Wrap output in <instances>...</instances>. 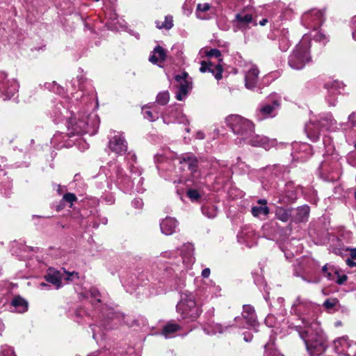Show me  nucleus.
Segmentation results:
<instances>
[{
	"label": "nucleus",
	"instance_id": "4",
	"mask_svg": "<svg viewBox=\"0 0 356 356\" xmlns=\"http://www.w3.org/2000/svg\"><path fill=\"white\" fill-rule=\"evenodd\" d=\"M225 122L238 136L240 141L248 138L254 129V124L250 120L239 115H229L225 118Z\"/></svg>",
	"mask_w": 356,
	"mask_h": 356
},
{
	"label": "nucleus",
	"instance_id": "46",
	"mask_svg": "<svg viewBox=\"0 0 356 356\" xmlns=\"http://www.w3.org/2000/svg\"><path fill=\"white\" fill-rule=\"evenodd\" d=\"M211 63H207V62L205 61H202L201 63V67L200 68V70L201 72H209V67H210V65Z\"/></svg>",
	"mask_w": 356,
	"mask_h": 356
},
{
	"label": "nucleus",
	"instance_id": "35",
	"mask_svg": "<svg viewBox=\"0 0 356 356\" xmlns=\"http://www.w3.org/2000/svg\"><path fill=\"white\" fill-rule=\"evenodd\" d=\"M339 300L337 299V298H328L324 302H323V307L327 310V311H330L332 309H335V307L339 305Z\"/></svg>",
	"mask_w": 356,
	"mask_h": 356
},
{
	"label": "nucleus",
	"instance_id": "12",
	"mask_svg": "<svg viewBox=\"0 0 356 356\" xmlns=\"http://www.w3.org/2000/svg\"><path fill=\"white\" fill-rule=\"evenodd\" d=\"M333 348L339 355L350 356L354 353V351L352 350L353 344L346 337L335 339L333 341Z\"/></svg>",
	"mask_w": 356,
	"mask_h": 356
},
{
	"label": "nucleus",
	"instance_id": "59",
	"mask_svg": "<svg viewBox=\"0 0 356 356\" xmlns=\"http://www.w3.org/2000/svg\"><path fill=\"white\" fill-rule=\"evenodd\" d=\"M110 314H111V316H108V318H112V319H113V318H114L117 316V314H114V313H110Z\"/></svg>",
	"mask_w": 356,
	"mask_h": 356
},
{
	"label": "nucleus",
	"instance_id": "38",
	"mask_svg": "<svg viewBox=\"0 0 356 356\" xmlns=\"http://www.w3.org/2000/svg\"><path fill=\"white\" fill-rule=\"evenodd\" d=\"M312 37L316 41L321 42L323 43H325L327 41L326 35L325 34H323V33H321V31L315 32V33L312 35Z\"/></svg>",
	"mask_w": 356,
	"mask_h": 356
},
{
	"label": "nucleus",
	"instance_id": "19",
	"mask_svg": "<svg viewBox=\"0 0 356 356\" xmlns=\"http://www.w3.org/2000/svg\"><path fill=\"white\" fill-rule=\"evenodd\" d=\"M178 226V222L174 218L167 217L161 223V232L165 235L172 234Z\"/></svg>",
	"mask_w": 356,
	"mask_h": 356
},
{
	"label": "nucleus",
	"instance_id": "33",
	"mask_svg": "<svg viewBox=\"0 0 356 356\" xmlns=\"http://www.w3.org/2000/svg\"><path fill=\"white\" fill-rule=\"evenodd\" d=\"M202 211L209 218H214L217 215V209L214 206H203Z\"/></svg>",
	"mask_w": 356,
	"mask_h": 356
},
{
	"label": "nucleus",
	"instance_id": "28",
	"mask_svg": "<svg viewBox=\"0 0 356 356\" xmlns=\"http://www.w3.org/2000/svg\"><path fill=\"white\" fill-rule=\"evenodd\" d=\"M293 211L290 209L280 207L277 209L275 216L280 220L287 222L293 217Z\"/></svg>",
	"mask_w": 356,
	"mask_h": 356
},
{
	"label": "nucleus",
	"instance_id": "49",
	"mask_svg": "<svg viewBox=\"0 0 356 356\" xmlns=\"http://www.w3.org/2000/svg\"><path fill=\"white\" fill-rule=\"evenodd\" d=\"M325 276L327 277L330 280H335V274H332V272H327L325 273Z\"/></svg>",
	"mask_w": 356,
	"mask_h": 356
},
{
	"label": "nucleus",
	"instance_id": "22",
	"mask_svg": "<svg viewBox=\"0 0 356 356\" xmlns=\"http://www.w3.org/2000/svg\"><path fill=\"white\" fill-rule=\"evenodd\" d=\"M194 248L193 245L191 243H187L184 245L181 252V258L182 261L186 266H190L195 261V258L193 257Z\"/></svg>",
	"mask_w": 356,
	"mask_h": 356
},
{
	"label": "nucleus",
	"instance_id": "41",
	"mask_svg": "<svg viewBox=\"0 0 356 356\" xmlns=\"http://www.w3.org/2000/svg\"><path fill=\"white\" fill-rule=\"evenodd\" d=\"M143 115L145 118L149 121H155L159 118L158 115H153L152 113L147 110H143Z\"/></svg>",
	"mask_w": 356,
	"mask_h": 356
},
{
	"label": "nucleus",
	"instance_id": "45",
	"mask_svg": "<svg viewBox=\"0 0 356 356\" xmlns=\"http://www.w3.org/2000/svg\"><path fill=\"white\" fill-rule=\"evenodd\" d=\"M90 293L91 297L97 299V302H101V300L99 298V291L97 289H95V288L90 289Z\"/></svg>",
	"mask_w": 356,
	"mask_h": 356
},
{
	"label": "nucleus",
	"instance_id": "10",
	"mask_svg": "<svg viewBox=\"0 0 356 356\" xmlns=\"http://www.w3.org/2000/svg\"><path fill=\"white\" fill-rule=\"evenodd\" d=\"M324 21V14L318 10H312L304 14L302 22L309 29L316 30Z\"/></svg>",
	"mask_w": 356,
	"mask_h": 356
},
{
	"label": "nucleus",
	"instance_id": "24",
	"mask_svg": "<svg viewBox=\"0 0 356 356\" xmlns=\"http://www.w3.org/2000/svg\"><path fill=\"white\" fill-rule=\"evenodd\" d=\"M166 53L164 49L160 46H157L152 51V54L149 58V60L154 64H156L159 62L164 61Z\"/></svg>",
	"mask_w": 356,
	"mask_h": 356
},
{
	"label": "nucleus",
	"instance_id": "62",
	"mask_svg": "<svg viewBox=\"0 0 356 356\" xmlns=\"http://www.w3.org/2000/svg\"><path fill=\"white\" fill-rule=\"evenodd\" d=\"M238 327H240V328H244V327H245V326H244V325H238Z\"/></svg>",
	"mask_w": 356,
	"mask_h": 356
},
{
	"label": "nucleus",
	"instance_id": "29",
	"mask_svg": "<svg viewBox=\"0 0 356 356\" xmlns=\"http://www.w3.org/2000/svg\"><path fill=\"white\" fill-rule=\"evenodd\" d=\"M227 328V327H225L224 329L220 324L211 323L206 325L204 330L208 334H215L216 333H222Z\"/></svg>",
	"mask_w": 356,
	"mask_h": 356
},
{
	"label": "nucleus",
	"instance_id": "16",
	"mask_svg": "<svg viewBox=\"0 0 356 356\" xmlns=\"http://www.w3.org/2000/svg\"><path fill=\"white\" fill-rule=\"evenodd\" d=\"M292 156L298 160L305 161L312 154V147L307 143L295 142L292 144Z\"/></svg>",
	"mask_w": 356,
	"mask_h": 356
},
{
	"label": "nucleus",
	"instance_id": "44",
	"mask_svg": "<svg viewBox=\"0 0 356 356\" xmlns=\"http://www.w3.org/2000/svg\"><path fill=\"white\" fill-rule=\"evenodd\" d=\"M248 232L243 230L238 235V241L241 243H245L248 242V240L246 238H248Z\"/></svg>",
	"mask_w": 356,
	"mask_h": 356
},
{
	"label": "nucleus",
	"instance_id": "3",
	"mask_svg": "<svg viewBox=\"0 0 356 356\" xmlns=\"http://www.w3.org/2000/svg\"><path fill=\"white\" fill-rule=\"evenodd\" d=\"M310 38L305 35L289 57V65L294 70L302 69L311 60Z\"/></svg>",
	"mask_w": 356,
	"mask_h": 356
},
{
	"label": "nucleus",
	"instance_id": "18",
	"mask_svg": "<svg viewBox=\"0 0 356 356\" xmlns=\"http://www.w3.org/2000/svg\"><path fill=\"white\" fill-rule=\"evenodd\" d=\"M179 163L181 165L183 170L187 168L192 174L197 171V159L191 154H186L180 157Z\"/></svg>",
	"mask_w": 356,
	"mask_h": 356
},
{
	"label": "nucleus",
	"instance_id": "50",
	"mask_svg": "<svg viewBox=\"0 0 356 356\" xmlns=\"http://www.w3.org/2000/svg\"><path fill=\"white\" fill-rule=\"evenodd\" d=\"M346 264L350 267L356 266V262L353 261L351 259H346Z\"/></svg>",
	"mask_w": 356,
	"mask_h": 356
},
{
	"label": "nucleus",
	"instance_id": "34",
	"mask_svg": "<svg viewBox=\"0 0 356 356\" xmlns=\"http://www.w3.org/2000/svg\"><path fill=\"white\" fill-rule=\"evenodd\" d=\"M202 52L205 54V55L208 57H215L218 59V62L220 63L222 60L221 57L220 51L217 49H211L209 50L207 49H202Z\"/></svg>",
	"mask_w": 356,
	"mask_h": 356
},
{
	"label": "nucleus",
	"instance_id": "40",
	"mask_svg": "<svg viewBox=\"0 0 356 356\" xmlns=\"http://www.w3.org/2000/svg\"><path fill=\"white\" fill-rule=\"evenodd\" d=\"M63 200L70 203V207H72V203L76 200V197L74 193H67L65 195H64Z\"/></svg>",
	"mask_w": 356,
	"mask_h": 356
},
{
	"label": "nucleus",
	"instance_id": "13",
	"mask_svg": "<svg viewBox=\"0 0 356 356\" xmlns=\"http://www.w3.org/2000/svg\"><path fill=\"white\" fill-rule=\"evenodd\" d=\"M325 87L327 89L328 95L326 100L330 106H335L337 102L336 95L344 89L343 83L339 81H332L325 83Z\"/></svg>",
	"mask_w": 356,
	"mask_h": 356
},
{
	"label": "nucleus",
	"instance_id": "57",
	"mask_svg": "<svg viewBox=\"0 0 356 356\" xmlns=\"http://www.w3.org/2000/svg\"><path fill=\"white\" fill-rule=\"evenodd\" d=\"M267 19H263L261 21L259 22V24L261 26H264L266 25V24L267 23Z\"/></svg>",
	"mask_w": 356,
	"mask_h": 356
},
{
	"label": "nucleus",
	"instance_id": "26",
	"mask_svg": "<svg viewBox=\"0 0 356 356\" xmlns=\"http://www.w3.org/2000/svg\"><path fill=\"white\" fill-rule=\"evenodd\" d=\"M181 329L179 325L170 322L167 323L163 328L162 334L165 338H171L175 336V333Z\"/></svg>",
	"mask_w": 356,
	"mask_h": 356
},
{
	"label": "nucleus",
	"instance_id": "58",
	"mask_svg": "<svg viewBox=\"0 0 356 356\" xmlns=\"http://www.w3.org/2000/svg\"><path fill=\"white\" fill-rule=\"evenodd\" d=\"M322 270L324 273H326L327 272H328V267H327V265H325L323 266V268H322Z\"/></svg>",
	"mask_w": 356,
	"mask_h": 356
},
{
	"label": "nucleus",
	"instance_id": "25",
	"mask_svg": "<svg viewBox=\"0 0 356 356\" xmlns=\"http://www.w3.org/2000/svg\"><path fill=\"white\" fill-rule=\"evenodd\" d=\"M295 214H293V220L296 222H305L308 220L309 213V207L304 205L293 211Z\"/></svg>",
	"mask_w": 356,
	"mask_h": 356
},
{
	"label": "nucleus",
	"instance_id": "14",
	"mask_svg": "<svg viewBox=\"0 0 356 356\" xmlns=\"http://www.w3.org/2000/svg\"><path fill=\"white\" fill-rule=\"evenodd\" d=\"M241 141H243L245 143L250 144L252 146L262 147L266 149H270L275 144V141L274 140H270L263 136L255 135L254 131H252V134L248 138L243 139Z\"/></svg>",
	"mask_w": 356,
	"mask_h": 356
},
{
	"label": "nucleus",
	"instance_id": "23",
	"mask_svg": "<svg viewBox=\"0 0 356 356\" xmlns=\"http://www.w3.org/2000/svg\"><path fill=\"white\" fill-rule=\"evenodd\" d=\"M257 203L259 205L252 207V214L257 218L267 216L269 213V209L266 206L267 201L264 199H260L257 201Z\"/></svg>",
	"mask_w": 356,
	"mask_h": 356
},
{
	"label": "nucleus",
	"instance_id": "32",
	"mask_svg": "<svg viewBox=\"0 0 356 356\" xmlns=\"http://www.w3.org/2000/svg\"><path fill=\"white\" fill-rule=\"evenodd\" d=\"M156 24L159 29H170L173 26L172 17L171 16H166L163 22L156 21Z\"/></svg>",
	"mask_w": 356,
	"mask_h": 356
},
{
	"label": "nucleus",
	"instance_id": "5",
	"mask_svg": "<svg viewBox=\"0 0 356 356\" xmlns=\"http://www.w3.org/2000/svg\"><path fill=\"white\" fill-rule=\"evenodd\" d=\"M87 121L83 118H72L68 122V130L70 134H83L88 133L90 129H95L99 124V120L96 114L90 115L86 118Z\"/></svg>",
	"mask_w": 356,
	"mask_h": 356
},
{
	"label": "nucleus",
	"instance_id": "31",
	"mask_svg": "<svg viewBox=\"0 0 356 356\" xmlns=\"http://www.w3.org/2000/svg\"><path fill=\"white\" fill-rule=\"evenodd\" d=\"M279 106L278 102L277 101H275L273 105L267 104V105L262 106L260 108L259 112L263 118H267L270 115V114L275 109V106Z\"/></svg>",
	"mask_w": 356,
	"mask_h": 356
},
{
	"label": "nucleus",
	"instance_id": "42",
	"mask_svg": "<svg viewBox=\"0 0 356 356\" xmlns=\"http://www.w3.org/2000/svg\"><path fill=\"white\" fill-rule=\"evenodd\" d=\"M334 274H335V277H337L336 282L339 284H343L347 280L346 275H339V272L337 270H334Z\"/></svg>",
	"mask_w": 356,
	"mask_h": 356
},
{
	"label": "nucleus",
	"instance_id": "63",
	"mask_svg": "<svg viewBox=\"0 0 356 356\" xmlns=\"http://www.w3.org/2000/svg\"><path fill=\"white\" fill-rule=\"evenodd\" d=\"M288 48V44H286V46L283 48V49L284 50V49H287Z\"/></svg>",
	"mask_w": 356,
	"mask_h": 356
},
{
	"label": "nucleus",
	"instance_id": "8",
	"mask_svg": "<svg viewBox=\"0 0 356 356\" xmlns=\"http://www.w3.org/2000/svg\"><path fill=\"white\" fill-rule=\"evenodd\" d=\"M332 124V119L330 117L323 118L319 121H310L305 125V132L307 137L312 141H316L319 138L320 134V127H328L329 125Z\"/></svg>",
	"mask_w": 356,
	"mask_h": 356
},
{
	"label": "nucleus",
	"instance_id": "48",
	"mask_svg": "<svg viewBox=\"0 0 356 356\" xmlns=\"http://www.w3.org/2000/svg\"><path fill=\"white\" fill-rule=\"evenodd\" d=\"M210 275V269L207 268H204L202 272V276L203 277H208Z\"/></svg>",
	"mask_w": 356,
	"mask_h": 356
},
{
	"label": "nucleus",
	"instance_id": "27",
	"mask_svg": "<svg viewBox=\"0 0 356 356\" xmlns=\"http://www.w3.org/2000/svg\"><path fill=\"white\" fill-rule=\"evenodd\" d=\"M12 305L15 308L16 312L19 313H24L28 309L27 302L19 296L15 297L13 300Z\"/></svg>",
	"mask_w": 356,
	"mask_h": 356
},
{
	"label": "nucleus",
	"instance_id": "51",
	"mask_svg": "<svg viewBox=\"0 0 356 356\" xmlns=\"http://www.w3.org/2000/svg\"><path fill=\"white\" fill-rule=\"evenodd\" d=\"M355 118H356V113H352L351 115H349L348 119L350 122H352L353 124H355V123H356Z\"/></svg>",
	"mask_w": 356,
	"mask_h": 356
},
{
	"label": "nucleus",
	"instance_id": "7",
	"mask_svg": "<svg viewBox=\"0 0 356 356\" xmlns=\"http://www.w3.org/2000/svg\"><path fill=\"white\" fill-rule=\"evenodd\" d=\"M46 281L52 284L56 289H59L62 286V281L65 280L72 281L74 279L79 278L78 273L73 271L69 273L67 271H59L54 268H49L44 276Z\"/></svg>",
	"mask_w": 356,
	"mask_h": 356
},
{
	"label": "nucleus",
	"instance_id": "43",
	"mask_svg": "<svg viewBox=\"0 0 356 356\" xmlns=\"http://www.w3.org/2000/svg\"><path fill=\"white\" fill-rule=\"evenodd\" d=\"M210 5L207 3H200L197 6V10L199 12H206L210 9Z\"/></svg>",
	"mask_w": 356,
	"mask_h": 356
},
{
	"label": "nucleus",
	"instance_id": "21",
	"mask_svg": "<svg viewBox=\"0 0 356 356\" xmlns=\"http://www.w3.org/2000/svg\"><path fill=\"white\" fill-rule=\"evenodd\" d=\"M252 22V16L250 14L241 13L236 15L234 21L236 27L238 29H246L250 23Z\"/></svg>",
	"mask_w": 356,
	"mask_h": 356
},
{
	"label": "nucleus",
	"instance_id": "64",
	"mask_svg": "<svg viewBox=\"0 0 356 356\" xmlns=\"http://www.w3.org/2000/svg\"><path fill=\"white\" fill-rule=\"evenodd\" d=\"M355 147L356 148V143H355Z\"/></svg>",
	"mask_w": 356,
	"mask_h": 356
},
{
	"label": "nucleus",
	"instance_id": "61",
	"mask_svg": "<svg viewBox=\"0 0 356 356\" xmlns=\"http://www.w3.org/2000/svg\"><path fill=\"white\" fill-rule=\"evenodd\" d=\"M239 319H240V318H239V317H236V318H235V321H236V322H238V321Z\"/></svg>",
	"mask_w": 356,
	"mask_h": 356
},
{
	"label": "nucleus",
	"instance_id": "54",
	"mask_svg": "<svg viewBox=\"0 0 356 356\" xmlns=\"http://www.w3.org/2000/svg\"><path fill=\"white\" fill-rule=\"evenodd\" d=\"M252 336H250V335L247 336V334L245 333L244 334V340L246 342L250 341L252 340Z\"/></svg>",
	"mask_w": 356,
	"mask_h": 356
},
{
	"label": "nucleus",
	"instance_id": "52",
	"mask_svg": "<svg viewBox=\"0 0 356 356\" xmlns=\"http://www.w3.org/2000/svg\"><path fill=\"white\" fill-rule=\"evenodd\" d=\"M350 257H351V259H356V248L350 250Z\"/></svg>",
	"mask_w": 356,
	"mask_h": 356
},
{
	"label": "nucleus",
	"instance_id": "2",
	"mask_svg": "<svg viewBox=\"0 0 356 356\" xmlns=\"http://www.w3.org/2000/svg\"><path fill=\"white\" fill-rule=\"evenodd\" d=\"M177 312L184 320L193 321L201 314V309L196 303L195 296L188 291L181 294L179 302L177 305Z\"/></svg>",
	"mask_w": 356,
	"mask_h": 356
},
{
	"label": "nucleus",
	"instance_id": "6",
	"mask_svg": "<svg viewBox=\"0 0 356 356\" xmlns=\"http://www.w3.org/2000/svg\"><path fill=\"white\" fill-rule=\"evenodd\" d=\"M314 308V304L306 299L298 297L293 302L291 307V312L299 316L304 324V329L311 327L313 321H309L305 315H309L310 311Z\"/></svg>",
	"mask_w": 356,
	"mask_h": 356
},
{
	"label": "nucleus",
	"instance_id": "39",
	"mask_svg": "<svg viewBox=\"0 0 356 356\" xmlns=\"http://www.w3.org/2000/svg\"><path fill=\"white\" fill-rule=\"evenodd\" d=\"M188 197L192 200L195 201L200 198V194L197 191L194 189H190L187 192Z\"/></svg>",
	"mask_w": 356,
	"mask_h": 356
},
{
	"label": "nucleus",
	"instance_id": "60",
	"mask_svg": "<svg viewBox=\"0 0 356 356\" xmlns=\"http://www.w3.org/2000/svg\"><path fill=\"white\" fill-rule=\"evenodd\" d=\"M40 286L41 287H48L49 286L47 284L44 283V282H42L40 284Z\"/></svg>",
	"mask_w": 356,
	"mask_h": 356
},
{
	"label": "nucleus",
	"instance_id": "36",
	"mask_svg": "<svg viewBox=\"0 0 356 356\" xmlns=\"http://www.w3.org/2000/svg\"><path fill=\"white\" fill-rule=\"evenodd\" d=\"M170 99V94L168 91L159 92L156 97V102L161 105H165Z\"/></svg>",
	"mask_w": 356,
	"mask_h": 356
},
{
	"label": "nucleus",
	"instance_id": "15",
	"mask_svg": "<svg viewBox=\"0 0 356 356\" xmlns=\"http://www.w3.org/2000/svg\"><path fill=\"white\" fill-rule=\"evenodd\" d=\"M110 149L117 154L122 155L127 150V143L121 134H115L110 138Z\"/></svg>",
	"mask_w": 356,
	"mask_h": 356
},
{
	"label": "nucleus",
	"instance_id": "56",
	"mask_svg": "<svg viewBox=\"0 0 356 356\" xmlns=\"http://www.w3.org/2000/svg\"><path fill=\"white\" fill-rule=\"evenodd\" d=\"M353 22H354V23H355V22H356V15H355V16L354 17V18H353ZM353 38L356 40V31H354L353 32Z\"/></svg>",
	"mask_w": 356,
	"mask_h": 356
},
{
	"label": "nucleus",
	"instance_id": "37",
	"mask_svg": "<svg viewBox=\"0 0 356 356\" xmlns=\"http://www.w3.org/2000/svg\"><path fill=\"white\" fill-rule=\"evenodd\" d=\"M1 354L2 356H15L13 349L8 346L1 347Z\"/></svg>",
	"mask_w": 356,
	"mask_h": 356
},
{
	"label": "nucleus",
	"instance_id": "30",
	"mask_svg": "<svg viewBox=\"0 0 356 356\" xmlns=\"http://www.w3.org/2000/svg\"><path fill=\"white\" fill-rule=\"evenodd\" d=\"M222 71L223 69L220 63L216 65L211 63L210 67H209V72H211L217 80L222 79Z\"/></svg>",
	"mask_w": 356,
	"mask_h": 356
},
{
	"label": "nucleus",
	"instance_id": "20",
	"mask_svg": "<svg viewBox=\"0 0 356 356\" xmlns=\"http://www.w3.org/2000/svg\"><path fill=\"white\" fill-rule=\"evenodd\" d=\"M242 316L243 318L245 319L248 327H254L258 325L257 315L254 308L252 306L243 305Z\"/></svg>",
	"mask_w": 356,
	"mask_h": 356
},
{
	"label": "nucleus",
	"instance_id": "17",
	"mask_svg": "<svg viewBox=\"0 0 356 356\" xmlns=\"http://www.w3.org/2000/svg\"><path fill=\"white\" fill-rule=\"evenodd\" d=\"M259 70L254 65H250L245 73V86L248 89H253L257 86L259 80Z\"/></svg>",
	"mask_w": 356,
	"mask_h": 356
},
{
	"label": "nucleus",
	"instance_id": "9",
	"mask_svg": "<svg viewBox=\"0 0 356 356\" xmlns=\"http://www.w3.org/2000/svg\"><path fill=\"white\" fill-rule=\"evenodd\" d=\"M175 80L177 82L178 88L176 99L179 101H182L192 88V83L189 80L188 74L186 72L177 75Z\"/></svg>",
	"mask_w": 356,
	"mask_h": 356
},
{
	"label": "nucleus",
	"instance_id": "55",
	"mask_svg": "<svg viewBox=\"0 0 356 356\" xmlns=\"http://www.w3.org/2000/svg\"><path fill=\"white\" fill-rule=\"evenodd\" d=\"M163 121L165 122H167V123H169L170 122H176V121L179 122H184V120H168V121H167L165 117H163Z\"/></svg>",
	"mask_w": 356,
	"mask_h": 356
},
{
	"label": "nucleus",
	"instance_id": "53",
	"mask_svg": "<svg viewBox=\"0 0 356 356\" xmlns=\"http://www.w3.org/2000/svg\"><path fill=\"white\" fill-rule=\"evenodd\" d=\"M196 138L197 139H203L204 138V134L203 132L202 131H198L197 134H196Z\"/></svg>",
	"mask_w": 356,
	"mask_h": 356
},
{
	"label": "nucleus",
	"instance_id": "11",
	"mask_svg": "<svg viewBox=\"0 0 356 356\" xmlns=\"http://www.w3.org/2000/svg\"><path fill=\"white\" fill-rule=\"evenodd\" d=\"M6 74L4 72L0 74V79L1 83L0 84V90L5 96L4 99H7L13 97L17 91L19 85L16 80H6Z\"/></svg>",
	"mask_w": 356,
	"mask_h": 356
},
{
	"label": "nucleus",
	"instance_id": "47",
	"mask_svg": "<svg viewBox=\"0 0 356 356\" xmlns=\"http://www.w3.org/2000/svg\"><path fill=\"white\" fill-rule=\"evenodd\" d=\"M132 204L134 207H136V208H140L142 207L143 205V201L142 200L140 199H135L133 202H132Z\"/></svg>",
	"mask_w": 356,
	"mask_h": 356
},
{
	"label": "nucleus",
	"instance_id": "1",
	"mask_svg": "<svg viewBox=\"0 0 356 356\" xmlns=\"http://www.w3.org/2000/svg\"><path fill=\"white\" fill-rule=\"evenodd\" d=\"M298 331L312 356H318L325 352L326 349L325 340L316 322H313L311 327L305 328L304 330L299 328Z\"/></svg>",
	"mask_w": 356,
	"mask_h": 356
}]
</instances>
